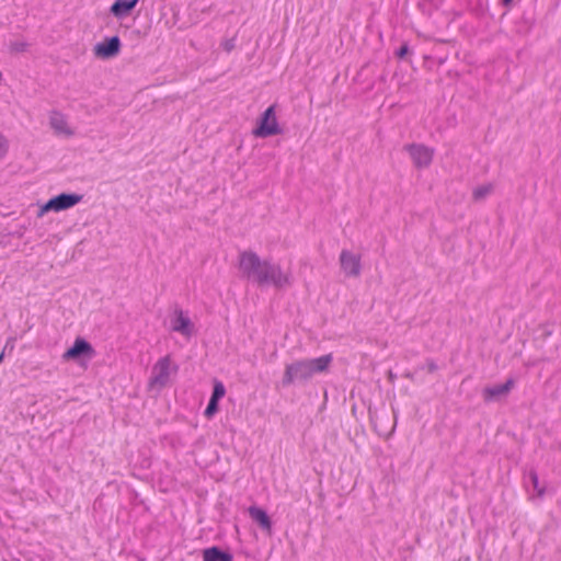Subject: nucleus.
Here are the masks:
<instances>
[{"label": "nucleus", "mask_w": 561, "mask_h": 561, "mask_svg": "<svg viewBox=\"0 0 561 561\" xmlns=\"http://www.w3.org/2000/svg\"><path fill=\"white\" fill-rule=\"evenodd\" d=\"M239 271L248 280L259 286L272 285L277 289L289 287L293 277L289 272H284L280 265L261 257L253 251H243L239 254Z\"/></svg>", "instance_id": "1"}, {"label": "nucleus", "mask_w": 561, "mask_h": 561, "mask_svg": "<svg viewBox=\"0 0 561 561\" xmlns=\"http://www.w3.org/2000/svg\"><path fill=\"white\" fill-rule=\"evenodd\" d=\"M333 360L331 354H327L313 359L296 360L286 365L282 378L283 386H290L295 382H306L313 375L327 371Z\"/></svg>", "instance_id": "2"}, {"label": "nucleus", "mask_w": 561, "mask_h": 561, "mask_svg": "<svg viewBox=\"0 0 561 561\" xmlns=\"http://www.w3.org/2000/svg\"><path fill=\"white\" fill-rule=\"evenodd\" d=\"M176 370V366H171L170 356L160 358L152 367L151 377L148 383L149 388L151 390H161L168 385L171 374Z\"/></svg>", "instance_id": "3"}, {"label": "nucleus", "mask_w": 561, "mask_h": 561, "mask_svg": "<svg viewBox=\"0 0 561 561\" xmlns=\"http://www.w3.org/2000/svg\"><path fill=\"white\" fill-rule=\"evenodd\" d=\"M282 133L276 118L275 105H271L262 114L256 128L253 129V135L259 138H267Z\"/></svg>", "instance_id": "4"}, {"label": "nucleus", "mask_w": 561, "mask_h": 561, "mask_svg": "<svg viewBox=\"0 0 561 561\" xmlns=\"http://www.w3.org/2000/svg\"><path fill=\"white\" fill-rule=\"evenodd\" d=\"M83 196L76 193H61L50 198L45 205L42 206L38 216H43L48 211H62L69 209L80 203Z\"/></svg>", "instance_id": "5"}, {"label": "nucleus", "mask_w": 561, "mask_h": 561, "mask_svg": "<svg viewBox=\"0 0 561 561\" xmlns=\"http://www.w3.org/2000/svg\"><path fill=\"white\" fill-rule=\"evenodd\" d=\"M404 150L409 152L413 164L417 169L428 168L433 161L435 150L423 144H410L404 146Z\"/></svg>", "instance_id": "6"}, {"label": "nucleus", "mask_w": 561, "mask_h": 561, "mask_svg": "<svg viewBox=\"0 0 561 561\" xmlns=\"http://www.w3.org/2000/svg\"><path fill=\"white\" fill-rule=\"evenodd\" d=\"M340 266L346 277H358L362 272L360 255L342 250L339 257Z\"/></svg>", "instance_id": "7"}, {"label": "nucleus", "mask_w": 561, "mask_h": 561, "mask_svg": "<svg viewBox=\"0 0 561 561\" xmlns=\"http://www.w3.org/2000/svg\"><path fill=\"white\" fill-rule=\"evenodd\" d=\"M171 329L185 337H190L193 334L194 325L191 319L185 316L181 309H175L174 318L171 320Z\"/></svg>", "instance_id": "8"}, {"label": "nucleus", "mask_w": 561, "mask_h": 561, "mask_svg": "<svg viewBox=\"0 0 561 561\" xmlns=\"http://www.w3.org/2000/svg\"><path fill=\"white\" fill-rule=\"evenodd\" d=\"M81 355L92 357L94 355V350L84 339L78 337L73 345L64 353L62 358L65 360H70L76 359Z\"/></svg>", "instance_id": "9"}, {"label": "nucleus", "mask_w": 561, "mask_h": 561, "mask_svg": "<svg viewBox=\"0 0 561 561\" xmlns=\"http://www.w3.org/2000/svg\"><path fill=\"white\" fill-rule=\"evenodd\" d=\"M121 49V39L118 36L106 38L94 47V54L101 58H111L116 56Z\"/></svg>", "instance_id": "10"}, {"label": "nucleus", "mask_w": 561, "mask_h": 561, "mask_svg": "<svg viewBox=\"0 0 561 561\" xmlns=\"http://www.w3.org/2000/svg\"><path fill=\"white\" fill-rule=\"evenodd\" d=\"M49 125L56 135H62L66 137H71L75 135V131L68 125L66 116L58 111H54L50 113Z\"/></svg>", "instance_id": "11"}, {"label": "nucleus", "mask_w": 561, "mask_h": 561, "mask_svg": "<svg viewBox=\"0 0 561 561\" xmlns=\"http://www.w3.org/2000/svg\"><path fill=\"white\" fill-rule=\"evenodd\" d=\"M513 386H514V380L508 379L503 385H495L492 387H486L483 390V399H484V401L489 402V401L495 400L502 396H506L511 391Z\"/></svg>", "instance_id": "12"}, {"label": "nucleus", "mask_w": 561, "mask_h": 561, "mask_svg": "<svg viewBox=\"0 0 561 561\" xmlns=\"http://www.w3.org/2000/svg\"><path fill=\"white\" fill-rule=\"evenodd\" d=\"M139 0H116L110 12L117 19H123L127 16L137 5Z\"/></svg>", "instance_id": "13"}, {"label": "nucleus", "mask_w": 561, "mask_h": 561, "mask_svg": "<svg viewBox=\"0 0 561 561\" xmlns=\"http://www.w3.org/2000/svg\"><path fill=\"white\" fill-rule=\"evenodd\" d=\"M249 515L254 522H256L261 526L262 529H264L271 534L272 522H271L270 516L267 515V513L264 510L256 507V506H251L249 508Z\"/></svg>", "instance_id": "14"}, {"label": "nucleus", "mask_w": 561, "mask_h": 561, "mask_svg": "<svg viewBox=\"0 0 561 561\" xmlns=\"http://www.w3.org/2000/svg\"><path fill=\"white\" fill-rule=\"evenodd\" d=\"M232 559L231 553L225 552L218 547H210L203 551V561H232Z\"/></svg>", "instance_id": "15"}, {"label": "nucleus", "mask_w": 561, "mask_h": 561, "mask_svg": "<svg viewBox=\"0 0 561 561\" xmlns=\"http://www.w3.org/2000/svg\"><path fill=\"white\" fill-rule=\"evenodd\" d=\"M494 190L493 184L488 183L480 186H477L472 192V198L476 202L484 199L488 195H490Z\"/></svg>", "instance_id": "16"}, {"label": "nucleus", "mask_w": 561, "mask_h": 561, "mask_svg": "<svg viewBox=\"0 0 561 561\" xmlns=\"http://www.w3.org/2000/svg\"><path fill=\"white\" fill-rule=\"evenodd\" d=\"M529 480L533 484L534 491L536 492L538 497H542L546 493V489L543 486H540L539 484V478L535 470H530L528 473Z\"/></svg>", "instance_id": "17"}, {"label": "nucleus", "mask_w": 561, "mask_h": 561, "mask_svg": "<svg viewBox=\"0 0 561 561\" xmlns=\"http://www.w3.org/2000/svg\"><path fill=\"white\" fill-rule=\"evenodd\" d=\"M226 393V388L221 381L216 380L214 383V390L210 399L219 401L221 398H224Z\"/></svg>", "instance_id": "18"}, {"label": "nucleus", "mask_w": 561, "mask_h": 561, "mask_svg": "<svg viewBox=\"0 0 561 561\" xmlns=\"http://www.w3.org/2000/svg\"><path fill=\"white\" fill-rule=\"evenodd\" d=\"M9 48L12 53H24L28 48V43L24 41L10 42Z\"/></svg>", "instance_id": "19"}, {"label": "nucleus", "mask_w": 561, "mask_h": 561, "mask_svg": "<svg viewBox=\"0 0 561 561\" xmlns=\"http://www.w3.org/2000/svg\"><path fill=\"white\" fill-rule=\"evenodd\" d=\"M218 411V401L210 399L204 412L207 419L213 417Z\"/></svg>", "instance_id": "20"}, {"label": "nucleus", "mask_w": 561, "mask_h": 561, "mask_svg": "<svg viewBox=\"0 0 561 561\" xmlns=\"http://www.w3.org/2000/svg\"><path fill=\"white\" fill-rule=\"evenodd\" d=\"M410 49H409V45L407 43H404L397 51H396V56L398 58H404L408 54H409Z\"/></svg>", "instance_id": "21"}, {"label": "nucleus", "mask_w": 561, "mask_h": 561, "mask_svg": "<svg viewBox=\"0 0 561 561\" xmlns=\"http://www.w3.org/2000/svg\"><path fill=\"white\" fill-rule=\"evenodd\" d=\"M8 150L7 141L0 137V159L4 157Z\"/></svg>", "instance_id": "22"}, {"label": "nucleus", "mask_w": 561, "mask_h": 561, "mask_svg": "<svg viewBox=\"0 0 561 561\" xmlns=\"http://www.w3.org/2000/svg\"><path fill=\"white\" fill-rule=\"evenodd\" d=\"M222 46H224V49H225L226 51H230V50H232V49H233V47H234V41H233V39H228V41H226V42L222 44Z\"/></svg>", "instance_id": "23"}, {"label": "nucleus", "mask_w": 561, "mask_h": 561, "mask_svg": "<svg viewBox=\"0 0 561 561\" xmlns=\"http://www.w3.org/2000/svg\"><path fill=\"white\" fill-rule=\"evenodd\" d=\"M426 365H427V370L430 373H434L437 370V365L434 363V360H431V359L427 360Z\"/></svg>", "instance_id": "24"}, {"label": "nucleus", "mask_w": 561, "mask_h": 561, "mask_svg": "<svg viewBox=\"0 0 561 561\" xmlns=\"http://www.w3.org/2000/svg\"><path fill=\"white\" fill-rule=\"evenodd\" d=\"M9 347H10V350H13V347H14V340L13 339H9L8 340L3 351L5 352V350L9 348Z\"/></svg>", "instance_id": "25"}, {"label": "nucleus", "mask_w": 561, "mask_h": 561, "mask_svg": "<svg viewBox=\"0 0 561 561\" xmlns=\"http://www.w3.org/2000/svg\"><path fill=\"white\" fill-rule=\"evenodd\" d=\"M513 0H502L504 5H508Z\"/></svg>", "instance_id": "26"}, {"label": "nucleus", "mask_w": 561, "mask_h": 561, "mask_svg": "<svg viewBox=\"0 0 561 561\" xmlns=\"http://www.w3.org/2000/svg\"><path fill=\"white\" fill-rule=\"evenodd\" d=\"M3 357H4V351H2V353L0 354V364L2 363L3 360Z\"/></svg>", "instance_id": "27"}]
</instances>
